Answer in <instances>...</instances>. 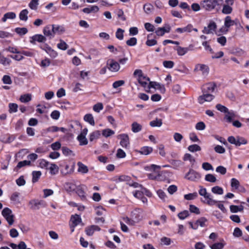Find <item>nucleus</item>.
I'll list each match as a JSON object with an SVG mask.
<instances>
[{"label": "nucleus", "instance_id": "1", "mask_svg": "<svg viewBox=\"0 0 249 249\" xmlns=\"http://www.w3.org/2000/svg\"><path fill=\"white\" fill-rule=\"evenodd\" d=\"M201 7L206 11H211L215 10L218 11L220 5L217 0H204L200 2Z\"/></svg>", "mask_w": 249, "mask_h": 249}, {"label": "nucleus", "instance_id": "2", "mask_svg": "<svg viewBox=\"0 0 249 249\" xmlns=\"http://www.w3.org/2000/svg\"><path fill=\"white\" fill-rule=\"evenodd\" d=\"M228 142L235 144L236 146H240L242 144H246L247 141L243 137L237 136L235 138L233 136H230L228 138Z\"/></svg>", "mask_w": 249, "mask_h": 249}, {"label": "nucleus", "instance_id": "3", "mask_svg": "<svg viewBox=\"0 0 249 249\" xmlns=\"http://www.w3.org/2000/svg\"><path fill=\"white\" fill-rule=\"evenodd\" d=\"M1 214L10 225H12L14 223V215L13 214L11 210L8 208H5L2 211Z\"/></svg>", "mask_w": 249, "mask_h": 249}, {"label": "nucleus", "instance_id": "4", "mask_svg": "<svg viewBox=\"0 0 249 249\" xmlns=\"http://www.w3.org/2000/svg\"><path fill=\"white\" fill-rule=\"evenodd\" d=\"M200 178V174L193 169H190L189 171L185 176L186 179L192 181H196L198 180Z\"/></svg>", "mask_w": 249, "mask_h": 249}, {"label": "nucleus", "instance_id": "5", "mask_svg": "<svg viewBox=\"0 0 249 249\" xmlns=\"http://www.w3.org/2000/svg\"><path fill=\"white\" fill-rule=\"evenodd\" d=\"M29 204L31 205V209L34 210L39 209L40 207H46V203L44 200H38L33 199L29 201Z\"/></svg>", "mask_w": 249, "mask_h": 249}, {"label": "nucleus", "instance_id": "6", "mask_svg": "<svg viewBox=\"0 0 249 249\" xmlns=\"http://www.w3.org/2000/svg\"><path fill=\"white\" fill-rule=\"evenodd\" d=\"M118 139H120V145L124 148H128L130 145L129 138L128 135L126 134H121L117 136Z\"/></svg>", "mask_w": 249, "mask_h": 249}, {"label": "nucleus", "instance_id": "7", "mask_svg": "<svg viewBox=\"0 0 249 249\" xmlns=\"http://www.w3.org/2000/svg\"><path fill=\"white\" fill-rule=\"evenodd\" d=\"M137 79L139 83L144 88L145 91L149 92L150 89V79L144 75L142 77L137 78Z\"/></svg>", "mask_w": 249, "mask_h": 249}, {"label": "nucleus", "instance_id": "8", "mask_svg": "<svg viewBox=\"0 0 249 249\" xmlns=\"http://www.w3.org/2000/svg\"><path fill=\"white\" fill-rule=\"evenodd\" d=\"M107 64L108 70L112 72H117L120 70V64L112 59L108 60Z\"/></svg>", "mask_w": 249, "mask_h": 249}, {"label": "nucleus", "instance_id": "9", "mask_svg": "<svg viewBox=\"0 0 249 249\" xmlns=\"http://www.w3.org/2000/svg\"><path fill=\"white\" fill-rule=\"evenodd\" d=\"M233 0H226L225 3L223 5L222 13L228 15L231 14L232 11L231 5L233 4Z\"/></svg>", "mask_w": 249, "mask_h": 249}, {"label": "nucleus", "instance_id": "10", "mask_svg": "<svg viewBox=\"0 0 249 249\" xmlns=\"http://www.w3.org/2000/svg\"><path fill=\"white\" fill-rule=\"evenodd\" d=\"M88 130L87 128H84L81 133L77 136V140L80 145H87L88 141L86 136L88 133Z\"/></svg>", "mask_w": 249, "mask_h": 249}, {"label": "nucleus", "instance_id": "11", "mask_svg": "<svg viewBox=\"0 0 249 249\" xmlns=\"http://www.w3.org/2000/svg\"><path fill=\"white\" fill-rule=\"evenodd\" d=\"M214 98V96L211 93H203V94L198 97L197 100L200 104H203L205 102H211Z\"/></svg>", "mask_w": 249, "mask_h": 249}, {"label": "nucleus", "instance_id": "12", "mask_svg": "<svg viewBox=\"0 0 249 249\" xmlns=\"http://www.w3.org/2000/svg\"><path fill=\"white\" fill-rule=\"evenodd\" d=\"M86 189V187L85 185L81 184L77 186L75 191L76 193L80 197L81 199L83 201L86 200V195L85 191Z\"/></svg>", "mask_w": 249, "mask_h": 249}, {"label": "nucleus", "instance_id": "13", "mask_svg": "<svg viewBox=\"0 0 249 249\" xmlns=\"http://www.w3.org/2000/svg\"><path fill=\"white\" fill-rule=\"evenodd\" d=\"M142 210L140 209H136L131 213V217L137 222H139L142 219Z\"/></svg>", "mask_w": 249, "mask_h": 249}, {"label": "nucleus", "instance_id": "14", "mask_svg": "<svg viewBox=\"0 0 249 249\" xmlns=\"http://www.w3.org/2000/svg\"><path fill=\"white\" fill-rule=\"evenodd\" d=\"M215 87V85L213 83H207L202 86V91L203 93L211 94L214 91Z\"/></svg>", "mask_w": 249, "mask_h": 249}, {"label": "nucleus", "instance_id": "15", "mask_svg": "<svg viewBox=\"0 0 249 249\" xmlns=\"http://www.w3.org/2000/svg\"><path fill=\"white\" fill-rule=\"evenodd\" d=\"M71 221L72 223V226H71V232H73L74 230V227L78 225L80 222H81V218L80 216L75 214L72 215L71 218Z\"/></svg>", "mask_w": 249, "mask_h": 249}, {"label": "nucleus", "instance_id": "16", "mask_svg": "<svg viewBox=\"0 0 249 249\" xmlns=\"http://www.w3.org/2000/svg\"><path fill=\"white\" fill-rule=\"evenodd\" d=\"M209 67L208 66L204 64H197L194 69L195 71H201L202 74L207 75L209 73Z\"/></svg>", "mask_w": 249, "mask_h": 249}, {"label": "nucleus", "instance_id": "17", "mask_svg": "<svg viewBox=\"0 0 249 249\" xmlns=\"http://www.w3.org/2000/svg\"><path fill=\"white\" fill-rule=\"evenodd\" d=\"M100 228L97 225H91L85 228V232L88 236H92L95 231H100Z\"/></svg>", "mask_w": 249, "mask_h": 249}, {"label": "nucleus", "instance_id": "18", "mask_svg": "<svg viewBox=\"0 0 249 249\" xmlns=\"http://www.w3.org/2000/svg\"><path fill=\"white\" fill-rule=\"evenodd\" d=\"M203 197L205 198V200H201L202 202L210 206L215 205L218 202L217 201L214 200L212 196L209 193H207V194Z\"/></svg>", "mask_w": 249, "mask_h": 249}, {"label": "nucleus", "instance_id": "19", "mask_svg": "<svg viewBox=\"0 0 249 249\" xmlns=\"http://www.w3.org/2000/svg\"><path fill=\"white\" fill-rule=\"evenodd\" d=\"M150 89L151 88L158 89L161 93H164L166 89L164 86L156 82H150Z\"/></svg>", "mask_w": 249, "mask_h": 249}, {"label": "nucleus", "instance_id": "20", "mask_svg": "<svg viewBox=\"0 0 249 249\" xmlns=\"http://www.w3.org/2000/svg\"><path fill=\"white\" fill-rule=\"evenodd\" d=\"M216 28V25L215 23L213 22L210 23L207 27H205L202 32L204 34H209L213 33V32L215 31Z\"/></svg>", "mask_w": 249, "mask_h": 249}, {"label": "nucleus", "instance_id": "21", "mask_svg": "<svg viewBox=\"0 0 249 249\" xmlns=\"http://www.w3.org/2000/svg\"><path fill=\"white\" fill-rule=\"evenodd\" d=\"M43 34L46 36L50 38H53L54 36V31H53L52 25H47L44 28Z\"/></svg>", "mask_w": 249, "mask_h": 249}, {"label": "nucleus", "instance_id": "22", "mask_svg": "<svg viewBox=\"0 0 249 249\" xmlns=\"http://www.w3.org/2000/svg\"><path fill=\"white\" fill-rule=\"evenodd\" d=\"M31 39L32 40L30 41V42L32 44H35L36 41H37L38 42H44L46 40V38L44 36L40 34L33 36L31 37Z\"/></svg>", "mask_w": 249, "mask_h": 249}, {"label": "nucleus", "instance_id": "23", "mask_svg": "<svg viewBox=\"0 0 249 249\" xmlns=\"http://www.w3.org/2000/svg\"><path fill=\"white\" fill-rule=\"evenodd\" d=\"M225 113L224 119L228 123H231L232 120L235 118V114L233 110L229 111L228 110V112Z\"/></svg>", "mask_w": 249, "mask_h": 249}, {"label": "nucleus", "instance_id": "24", "mask_svg": "<svg viewBox=\"0 0 249 249\" xmlns=\"http://www.w3.org/2000/svg\"><path fill=\"white\" fill-rule=\"evenodd\" d=\"M99 10V8L97 6L92 5L83 9L82 11L86 14H90L91 13H97Z\"/></svg>", "mask_w": 249, "mask_h": 249}, {"label": "nucleus", "instance_id": "25", "mask_svg": "<svg viewBox=\"0 0 249 249\" xmlns=\"http://www.w3.org/2000/svg\"><path fill=\"white\" fill-rule=\"evenodd\" d=\"M10 246L12 249H31L30 248H27V246L23 241H20L18 245L14 243H11Z\"/></svg>", "mask_w": 249, "mask_h": 249}, {"label": "nucleus", "instance_id": "26", "mask_svg": "<svg viewBox=\"0 0 249 249\" xmlns=\"http://www.w3.org/2000/svg\"><path fill=\"white\" fill-rule=\"evenodd\" d=\"M192 29L193 25L191 24H189L183 28H178L176 29V32L179 33H183L184 32L190 33L192 31Z\"/></svg>", "mask_w": 249, "mask_h": 249}, {"label": "nucleus", "instance_id": "27", "mask_svg": "<svg viewBox=\"0 0 249 249\" xmlns=\"http://www.w3.org/2000/svg\"><path fill=\"white\" fill-rule=\"evenodd\" d=\"M78 172L82 174H86L89 172L88 167L81 162L77 163Z\"/></svg>", "mask_w": 249, "mask_h": 249}, {"label": "nucleus", "instance_id": "28", "mask_svg": "<svg viewBox=\"0 0 249 249\" xmlns=\"http://www.w3.org/2000/svg\"><path fill=\"white\" fill-rule=\"evenodd\" d=\"M142 129V125L136 122L131 124V130L134 133H138Z\"/></svg>", "mask_w": 249, "mask_h": 249}, {"label": "nucleus", "instance_id": "29", "mask_svg": "<svg viewBox=\"0 0 249 249\" xmlns=\"http://www.w3.org/2000/svg\"><path fill=\"white\" fill-rule=\"evenodd\" d=\"M137 151L141 154L147 155L153 151V148L149 146H143Z\"/></svg>", "mask_w": 249, "mask_h": 249}, {"label": "nucleus", "instance_id": "30", "mask_svg": "<svg viewBox=\"0 0 249 249\" xmlns=\"http://www.w3.org/2000/svg\"><path fill=\"white\" fill-rule=\"evenodd\" d=\"M175 49L177 51L178 54L179 56L184 55L190 50L189 48H184L180 46H178Z\"/></svg>", "mask_w": 249, "mask_h": 249}, {"label": "nucleus", "instance_id": "31", "mask_svg": "<svg viewBox=\"0 0 249 249\" xmlns=\"http://www.w3.org/2000/svg\"><path fill=\"white\" fill-rule=\"evenodd\" d=\"M85 121L89 123L90 125L94 126L95 125V122L93 117L91 114H87L84 117Z\"/></svg>", "mask_w": 249, "mask_h": 249}, {"label": "nucleus", "instance_id": "32", "mask_svg": "<svg viewBox=\"0 0 249 249\" xmlns=\"http://www.w3.org/2000/svg\"><path fill=\"white\" fill-rule=\"evenodd\" d=\"M19 196V193L18 192H15L11 195L10 199L13 202L14 204H19L20 203Z\"/></svg>", "mask_w": 249, "mask_h": 249}, {"label": "nucleus", "instance_id": "33", "mask_svg": "<svg viewBox=\"0 0 249 249\" xmlns=\"http://www.w3.org/2000/svg\"><path fill=\"white\" fill-rule=\"evenodd\" d=\"M16 17V15L14 12H8L5 13L3 18H1V20L3 22H5L7 19H14Z\"/></svg>", "mask_w": 249, "mask_h": 249}, {"label": "nucleus", "instance_id": "34", "mask_svg": "<svg viewBox=\"0 0 249 249\" xmlns=\"http://www.w3.org/2000/svg\"><path fill=\"white\" fill-rule=\"evenodd\" d=\"M235 22L234 20L231 19V18L230 16H227L225 18L224 21V25L228 29L231 26L233 25ZM227 31H228V29H227Z\"/></svg>", "mask_w": 249, "mask_h": 249}, {"label": "nucleus", "instance_id": "35", "mask_svg": "<svg viewBox=\"0 0 249 249\" xmlns=\"http://www.w3.org/2000/svg\"><path fill=\"white\" fill-rule=\"evenodd\" d=\"M29 12L27 9L22 10L19 14V18L20 20L26 21L28 19Z\"/></svg>", "mask_w": 249, "mask_h": 249}, {"label": "nucleus", "instance_id": "36", "mask_svg": "<svg viewBox=\"0 0 249 249\" xmlns=\"http://www.w3.org/2000/svg\"><path fill=\"white\" fill-rule=\"evenodd\" d=\"M101 135L100 131L99 130H95L92 132L89 135V141L92 142L95 140L98 139Z\"/></svg>", "mask_w": 249, "mask_h": 249}, {"label": "nucleus", "instance_id": "37", "mask_svg": "<svg viewBox=\"0 0 249 249\" xmlns=\"http://www.w3.org/2000/svg\"><path fill=\"white\" fill-rule=\"evenodd\" d=\"M48 168L50 169V173L52 175H55L58 172L59 168L58 166L53 163H50Z\"/></svg>", "mask_w": 249, "mask_h": 249}, {"label": "nucleus", "instance_id": "38", "mask_svg": "<svg viewBox=\"0 0 249 249\" xmlns=\"http://www.w3.org/2000/svg\"><path fill=\"white\" fill-rule=\"evenodd\" d=\"M11 61L9 59L5 57L0 53V64L3 66H9L11 63Z\"/></svg>", "mask_w": 249, "mask_h": 249}, {"label": "nucleus", "instance_id": "39", "mask_svg": "<svg viewBox=\"0 0 249 249\" xmlns=\"http://www.w3.org/2000/svg\"><path fill=\"white\" fill-rule=\"evenodd\" d=\"M44 50L52 58H55L57 55V53L49 46H47L46 48L44 49Z\"/></svg>", "mask_w": 249, "mask_h": 249}, {"label": "nucleus", "instance_id": "40", "mask_svg": "<svg viewBox=\"0 0 249 249\" xmlns=\"http://www.w3.org/2000/svg\"><path fill=\"white\" fill-rule=\"evenodd\" d=\"M230 208L231 213H237L238 212H242L244 209V207L242 205H231Z\"/></svg>", "mask_w": 249, "mask_h": 249}, {"label": "nucleus", "instance_id": "41", "mask_svg": "<svg viewBox=\"0 0 249 249\" xmlns=\"http://www.w3.org/2000/svg\"><path fill=\"white\" fill-rule=\"evenodd\" d=\"M41 172L39 171H33L32 172V182L33 183H35L37 182L38 179L40 178L41 176Z\"/></svg>", "mask_w": 249, "mask_h": 249}, {"label": "nucleus", "instance_id": "42", "mask_svg": "<svg viewBox=\"0 0 249 249\" xmlns=\"http://www.w3.org/2000/svg\"><path fill=\"white\" fill-rule=\"evenodd\" d=\"M207 222V219L204 217H202L196 221V223L197 226H200L201 227H204L206 226V223Z\"/></svg>", "mask_w": 249, "mask_h": 249}, {"label": "nucleus", "instance_id": "43", "mask_svg": "<svg viewBox=\"0 0 249 249\" xmlns=\"http://www.w3.org/2000/svg\"><path fill=\"white\" fill-rule=\"evenodd\" d=\"M65 188L68 192L75 191L76 188V186L71 182L66 183L65 185Z\"/></svg>", "mask_w": 249, "mask_h": 249}, {"label": "nucleus", "instance_id": "44", "mask_svg": "<svg viewBox=\"0 0 249 249\" xmlns=\"http://www.w3.org/2000/svg\"><path fill=\"white\" fill-rule=\"evenodd\" d=\"M183 160H189L192 165H193L196 162L195 159L190 154L186 153L184 155L183 157Z\"/></svg>", "mask_w": 249, "mask_h": 249}, {"label": "nucleus", "instance_id": "45", "mask_svg": "<svg viewBox=\"0 0 249 249\" xmlns=\"http://www.w3.org/2000/svg\"><path fill=\"white\" fill-rule=\"evenodd\" d=\"M198 196V194L196 192L193 193H190L188 194L185 195L184 198L185 199L187 200H191L196 199Z\"/></svg>", "mask_w": 249, "mask_h": 249}, {"label": "nucleus", "instance_id": "46", "mask_svg": "<svg viewBox=\"0 0 249 249\" xmlns=\"http://www.w3.org/2000/svg\"><path fill=\"white\" fill-rule=\"evenodd\" d=\"M31 164V161L30 160H23L19 161L18 165H17L16 167L15 168V170H18L22 167L25 166L26 165H30Z\"/></svg>", "mask_w": 249, "mask_h": 249}, {"label": "nucleus", "instance_id": "47", "mask_svg": "<svg viewBox=\"0 0 249 249\" xmlns=\"http://www.w3.org/2000/svg\"><path fill=\"white\" fill-rule=\"evenodd\" d=\"M114 133V131L109 128L103 129L102 133V135L106 138L110 137V136L113 135Z\"/></svg>", "mask_w": 249, "mask_h": 249}, {"label": "nucleus", "instance_id": "48", "mask_svg": "<svg viewBox=\"0 0 249 249\" xmlns=\"http://www.w3.org/2000/svg\"><path fill=\"white\" fill-rule=\"evenodd\" d=\"M53 30L54 31V34H61L64 32V29L63 27L60 26H55L54 25H52Z\"/></svg>", "mask_w": 249, "mask_h": 249}, {"label": "nucleus", "instance_id": "49", "mask_svg": "<svg viewBox=\"0 0 249 249\" xmlns=\"http://www.w3.org/2000/svg\"><path fill=\"white\" fill-rule=\"evenodd\" d=\"M188 149L191 152H195L200 151L201 150V148L198 145L194 144L189 146Z\"/></svg>", "mask_w": 249, "mask_h": 249}, {"label": "nucleus", "instance_id": "50", "mask_svg": "<svg viewBox=\"0 0 249 249\" xmlns=\"http://www.w3.org/2000/svg\"><path fill=\"white\" fill-rule=\"evenodd\" d=\"M162 124V120L156 118L155 120L150 122V125L152 127H160Z\"/></svg>", "mask_w": 249, "mask_h": 249}, {"label": "nucleus", "instance_id": "51", "mask_svg": "<svg viewBox=\"0 0 249 249\" xmlns=\"http://www.w3.org/2000/svg\"><path fill=\"white\" fill-rule=\"evenodd\" d=\"M153 6L150 4H145L143 6V10L147 14H150L153 10Z\"/></svg>", "mask_w": 249, "mask_h": 249}, {"label": "nucleus", "instance_id": "52", "mask_svg": "<svg viewBox=\"0 0 249 249\" xmlns=\"http://www.w3.org/2000/svg\"><path fill=\"white\" fill-rule=\"evenodd\" d=\"M15 31L16 33L18 34L19 36L24 35L28 32V29L25 27L16 28L15 29Z\"/></svg>", "mask_w": 249, "mask_h": 249}, {"label": "nucleus", "instance_id": "53", "mask_svg": "<svg viewBox=\"0 0 249 249\" xmlns=\"http://www.w3.org/2000/svg\"><path fill=\"white\" fill-rule=\"evenodd\" d=\"M39 0H31L29 3V7L32 10H36L39 4Z\"/></svg>", "mask_w": 249, "mask_h": 249}, {"label": "nucleus", "instance_id": "54", "mask_svg": "<svg viewBox=\"0 0 249 249\" xmlns=\"http://www.w3.org/2000/svg\"><path fill=\"white\" fill-rule=\"evenodd\" d=\"M31 95L30 94H26L22 95L20 97V101L22 103H27L31 100Z\"/></svg>", "mask_w": 249, "mask_h": 249}, {"label": "nucleus", "instance_id": "55", "mask_svg": "<svg viewBox=\"0 0 249 249\" xmlns=\"http://www.w3.org/2000/svg\"><path fill=\"white\" fill-rule=\"evenodd\" d=\"M39 166L42 168L48 169L50 163L44 159H41L38 160Z\"/></svg>", "mask_w": 249, "mask_h": 249}, {"label": "nucleus", "instance_id": "56", "mask_svg": "<svg viewBox=\"0 0 249 249\" xmlns=\"http://www.w3.org/2000/svg\"><path fill=\"white\" fill-rule=\"evenodd\" d=\"M212 192L215 194L222 195L223 194V189L218 186H216L212 188Z\"/></svg>", "mask_w": 249, "mask_h": 249}, {"label": "nucleus", "instance_id": "57", "mask_svg": "<svg viewBox=\"0 0 249 249\" xmlns=\"http://www.w3.org/2000/svg\"><path fill=\"white\" fill-rule=\"evenodd\" d=\"M9 112L10 113L16 112L18 111V106L15 103H10L9 104Z\"/></svg>", "mask_w": 249, "mask_h": 249}, {"label": "nucleus", "instance_id": "58", "mask_svg": "<svg viewBox=\"0 0 249 249\" xmlns=\"http://www.w3.org/2000/svg\"><path fill=\"white\" fill-rule=\"evenodd\" d=\"M189 215V212L187 210H184L178 213V216L180 219L183 220Z\"/></svg>", "mask_w": 249, "mask_h": 249}, {"label": "nucleus", "instance_id": "59", "mask_svg": "<svg viewBox=\"0 0 249 249\" xmlns=\"http://www.w3.org/2000/svg\"><path fill=\"white\" fill-rule=\"evenodd\" d=\"M124 31L121 28H118L116 32V37L119 40H123L124 38Z\"/></svg>", "mask_w": 249, "mask_h": 249}, {"label": "nucleus", "instance_id": "60", "mask_svg": "<svg viewBox=\"0 0 249 249\" xmlns=\"http://www.w3.org/2000/svg\"><path fill=\"white\" fill-rule=\"evenodd\" d=\"M205 179L210 182H215L216 181V178L213 174H209L205 176Z\"/></svg>", "mask_w": 249, "mask_h": 249}, {"label": "nucleus", "instance_id": "61", "mask_svg": "<svg viewBox=\"0 0 249 249\" xmlns=\"http://www.w3.org/2000/svg\"><path fill=\"white\" fill-rule=\"evenodd\" d=\"M224 246L225 244L223 243H216L210 246V247L211 249H222Z\"/></svg>", "mask_w": 249, "mask_h": 249}, {"label": "nucleus", "instance_id": "62", "mask_svg": "<svg viewBox=\"0 0 249 249\" xmlns=\"http://www.w3.org/2000/svg\"><path fill=\"white\" fill-rule=\"evenodd\" d=\"M103 109V105L101 103H98L94 105L93 107V109L96 112H99Z\"/></svg>", "mask_w": 249, "mask_h": 249}, {"label": "nucleus", "instance_id": "63", "mask_svg": "<svg viewBox=\"0 0 249 249\" xmlns=\"http://www.w3.org/2000/svg\"><path fill=\"white\" fill-rule=\"evenodd\" d=\"M195 128L197 130H203L206 128V125L204 122H199L196 124Z\"/></svg>", "mask_w": 249, "mask_h": 249}, {"label": "nucleus", "instance_id": "64", "mask_svg": "<svg viewBox=\"0 0 249 249\" xmlns=\"http://www.w3.org/2000/svg\"><path fill=\"white\" fill-rule=\"evenodd\" d=\"M68 45L62 40H60V43L57 44V47L62 50H66L68 48Z\"/></svg>", "mask_w": 249, "mask_h": 249}]
</instances>
